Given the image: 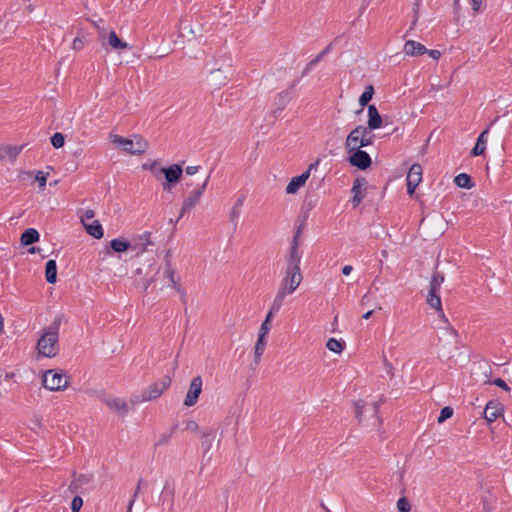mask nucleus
<instances>
[{
  "mask_svg": "<svg viewBox=\"0 0 512 512\" xmlns=\"http://www.w3.org/2000/svg\"><path fill=\"white\" fill-rule=\"evenodd\" d=\"M62 317L57 316L53 322L42 329V334L37 341L36 348L43 357H55L60 349L59 346V328Z\"/></svg>",
  "mask_w": 512,
  "mask_h": 512,
  "instance_id": "1",
  "label": "nucleus"
},
{
  "mask_svg": "<svg viewBox=\"0 0 512 512\" xmlns=\"http://www.w3.org/2000/svg\"><path fill=\"white\" fill-rule=\"evenodd\" d=\"M183 164L184 161L171 164L167 167L161 168V184L165 192H171L172 189L181 181L183 177Z\"/></svg>",
  "mask_w": 512,
  "mask_h": 512,
  "instance_id": "2",
  "label": "nucleus"
},
{
  "mask_svg": "<svg viewBox=\"0 0 512 512\" xmlns=\"http://www.w3.org/2000/svg\"><path fill=\"white\" fill-rule=\"evenodd\" d=\"M444 282V274L439 271H435L432 275L429 291L427 294V303L430 307L436 309L442 316H444L441 297H440V287Z\"/></svg>",
  "mask_w": 512,
  "mask_h": 512,
  "instance_id": "3",
  "label": "nucleus"
},
{
  "mask_svg": "<svg viewBox=\"0 0 512 512\" xmlns=\"http://www.w3.org/2000/svg\"><path fill=\"white\" fill-rule=\"evenodd\" d=\"M113 143L119 144L124 151L132 155H141L148 149V142L141 135H134L133 139L114 135Z\"/></svg>",
  "mask_w": 512,
  "mask_h": 512,
  "instance_id": "4",
  "label": "nucleus"
},
{
  "mask_svg": "<svg viewBox=\"0 0 512 512\" xmlns=\"http://www.w3.org/2000/svg\"><path fill=\"white\" fill-rule=\"evenodd\" d=\"M305 225V219L297 226L290 247L288 250V257L286 259V267L300 268V261L302 254L299 251L300 238Z\"/></svg>",
  "mask_w": 512,
  "mask_h": 512,
  "instance_id": "5",
  "label": "nucleus"
},
{
  "mask_svg": "<svg viewBox=\"0 0 512 512\" xmlns=\"http://www.w3.org/2000/svg\"><path fill=\"white\" fill-rule=\"evenodd\" d=\"M43 386L50 391H59L67 388L68 376L62 370H48L43 375Z\"/></svg>",
  "mask_w": 512,
  "mask_h": 512,
  "instance_id": "6",
  "label": "nucleus"
},
{
  "mask_svg": "<svg viewBox=\"0 0 512 512\" xmlns=\"http://www.w3.org/2000/svg\"><path fill=\"white\" fill-rule=\"evenodd\" d=\"M347 161L350 166L357 168L361 171H366L372 166V159L370 155L362 148H354V150L347 152Z\"/></svg>",
  "mask_w": 512,
  "mask_h": 512,
  "instance_id": "7",
  "label": "nucleus"
},
{
  "mask_svg": "<svg viewBox=\"0 0 512 512\" xmlns=\"http://www.w3.org/2000/svg\"><path fill=\"white\" fill-rule=\"evenodd\" d=\"M209 178L210 176H207L204 182L198 185V187L193 190L187 198L184 199L177 221L198 204L201 196L206 190Z\"/></svg>",
  "mask_w": 512,
  "mask_h": 512,
  "instance_id": "8",
  "label": "nucleus"
},
{
  "mask_svg": "<svg viewBox=\"0 0 512 512\" xmlns=\"http://www.w3.org/2000/svg\"><path fill=\"white\" fill-rule=\"evenodd\" d=\"M233 75L232 65L228 64L224 67L213 68L210 71L209 81L217 88L226 85Z\"/></svg>",
  "mask_w": 512,
  "mask_h": 512,
  "instance_id": "9",
  "label": "nucleus"
},
{
  "mask_svg": "<svg viewBox=\"0 0 512 512\" xmlns=\"http://www.w3.org/2000/svg\"><path fill=\"white\" fill-rule=\"evenodd\" d=\"M171 381L172 379L169 375H164L159 382L150 384L146 389L143 390L146 399L151 401L159 398L164 393V391L170 387Z\"/></svg>",
  "mask_w": 512,
  "mask_h": 512,
  "instance_id": "10",
  "label": "nucleus"
},
{
  "mask_svg": "<svg viewBox=\"0 0 512 512\" xmlns=\"http://www.w3.org/2000/svg\"><path fill=\"white\" fill-rule=\"evenodd\" d=\"M422 173L423 169L419 163H414L409 168L406 177L407 194L409 196L412 197L414 195L416 187L422 181Z\"/></svg>",
  "mask_w": 512,
  "mask_h": 512,
  "instance_id": "11",
  "label": "nucleus"
},
{
  "mask_svg": "<svg viewBox=\"0 0 512 512\" xmlns=\"http://www.w3.org/2000/svg\"><path fill=\"white\" fill-rule=\"evenodd\" d=\"M302 281L300 268L286 267V275L282 281V286H286L288 293H293Z\"/></svg>",
  "mask_w": 512,
  "mask_h": 512,
  "instance_id": "12",
  "label": "nucleus"
},
{
  "mask_svg": "<svg viewBox=\"0 0 512 512\" xmlns=\"http://www.w3.org/2000/svg\"><path fill=\"white\" fill-rule=\"evenodd\" d=\"M202 378L200 375L195 376L190 383L189 389L184 399V405L187 407L194 406L202 392Z\"/></svg>",
  "mask_w": 512,
  "mask_h": 512,
  "instance_id": "13",
  "label": "nucleus"
},
{
  "mask_svg": "<svg viewBox=\"0 0 512 512\" xmlns=\"http://www.w3.org/2000/svg\"><path fill=\"white\" fill-rule=\"evenodd\" d=\"M503 414V405L498 400H490L487 402L483 415L488 423H492Z\"/></svg>",
  "mask_w": 512,
  "mask_h": 512,
  "instance_id": "14",
  "label": "nucleus"
},
{
  "mask_svg": "<svg viewBox=\"0 0 512 512\" xmlns=\"http://www.w3.org/2000/svg\"><path fill=\"white\" fill-rule=\"evenodd\" d=\"M175 489H176V486H175L174 479L171 478V477H168L165 480L163 489L161 491L160 500H162L163 503L169 502L170 503V509L174 505Z\"/></svg>",
  "mask_w": 512,
  "mask_h": 512,
  "instance_id": "15",
  "label": "nucleus"
},
{
  "mask_svg": "<svg viewBox=\"0 0 512 512\" xmlns=\"http://www.w3.org/2000/svg\"><path fill=\"white\" fill-rule=\"evenodd\" d=\"M164 277L170 281L172 287L181 295L182 302L186 304L187 293L185 289L179 284V277L177 276L176 270L172 269L171 267H167L164 272Z\"/></svg>",
  "mask_w": 512,
  "mask_h": 512,
  "instance_id": "16",
  "label": "nucleus"
},
{
  "mask_svg": "<svg viewBox=\"0 0 512 512\" xmlns=\"http://www.w3.org/2000/svg\"><path fill=\"white\" fill-rule=\"evenodd\" d=\"M103 401L110 410L117 412L120 416L125 417L128 414V405L124 399L105 398Z\"/></svg>",
  "mask_w": 512,
  "mask_h": 512,
  "instance_id": "17",
  "label": "nucleus"
},
{
  "mask_svg": "<svg viewBox=\"0 0 512 512\" xmlns=\"http://www.w3.org/2000/svg\"><path fill=\"white\" fill-rule=\"evenodd\" d=\"M489 127L485 128L476 139L474 147L470 151L471 157H477L485 154Z\"/></svg>",
  "mask_w": 512,
  "mask_h": 512,
  "instance_id": "18",
  "label": "nucleus"
},
{
  "mask_svg": "<svg viewBox=\"0 0 512 512\" xmlns=\"http://www.w3.org/2000/svg\"><path fill=\"white\" fill-rule=\"evenodd\" d=\"M383 125L382 116L379 113L377 107L372 104L368 105V121H367V127L369 130H376L381 128Z\"/></svg>",
  "mask_w": 512,
  "mask_h": 512,
  "instance_id": "19",
  "label": "nucleus"
},
{
  "mask_svg": "<svg viewBox=\"0 0 512 512\" xmlns=\"http://www.w3.org/2000/svg\"><path fill=\"white\" fill-rule=\"evenodd\" d=\"M92 480V475L90 474H77L75 471L73 472V480L68 485V490L71 493L82 492V485L90 483Z\"/></svg>",
  "mask_w": 512,
  "mask_h": 512,
  "instance_id": "20",
  "label": "nucleus"
},
{
  "mask_svg": "<svg viewBox=\"0 0 512 512\" xmlns=\"http://www.w3.org/2000/svg\"><path fill=\"white\" fill-rule=\"evenodd\" d=\"M291 100V95L289 90H284L276 95L274 98V110L273 114L277 118L281 112L284 110V108L287 106L289 101Z\"/></svg>",
  "mask_w": 512,
  "mask_h": 512,
  "instance_id": "21",
  "label": "nucleus"
},
{
  "mask_svg": "<svg viewBox=\"0 0 512 512\" xmlns=\"http://www.w3.org/2000/svg\"><path fill=\"white\" fill-rule=\"evenodd\" d=\"M131 248V243L129 240L119 237L114 238L109 242L107 246V252L110 253H123L128 251Z\"/></svg>",
  "mask_w": 512,
  "mask_h": 512,
  "instance_id": "22",
  "label": "nucleus"
},
{
  "mask_svg": "<svg viewBox=\"0 0 512 512\" xmlns=\"http://www.w3.org/2000/svg\"><path fill=\"white\" fill-rule=\"evenodd\" d=\"M403 51L408 56H421L426 54L427 48L420 42L407 40L404 44Z\"/></svg>",
  "mask_w": 512,
  "mask_h": 512,
  "instance_id": "23",
  "label": "nucleus"
},
{
  "mask_svg": "<svg viewBox=\"0 0 512 512\" xmlns=\"http://www.w3.org/2000/svg\"><path fill=\"white\" fill-rule=\"evenodd\" d=\"M40 240V234L35 228L25 229L20 237V244L23 247L31 246Z\"/></svg>",
  "mask_w": 512,
  "mask_h": 512,
  "instance_id": "24",
  "label": "nucleus"
},
{
  "mask_svg": "<svg viewBox=\"0 0 512 512\" xmlns=\"http://www.w3.org/2000/svg\"><path fill=\"white\" fill-rule=\"evenodd\" d=\"M375 94V89L372 84H369L365 87L363 93L359 97L360 109L356 111V114H360L363 112L364 108L369 104Z\"/></svg>",
  "mask_w": 512,
  "mask_h": 512,
  "instance_id": "25",
  "label": "nucleus"
},
{
  "mask_svg": "<svg viewBox=\"0 0 512 512\" xmlns=\"http://www.w3.org/2000/svg\"><path fill=\"white\" fill-rule=\"evenodd\" d=\"M23 149V145H0V159H5L8 157L11 160H14L18 157Z\"/></svg>",
  "mask_w": 512,
  "mask_h": 512,
  "instance_id": "26",
  "label": "nucleus"
},
{
  "mask_svg": "<svg viewBox=\"0 0 512 512\" xmlns=\"http://www.w3.org/2000/svg\"><path fill=\"white\" fill-rule=\"evenodd\" d=\"M244 201H245V195L242 194L241 196H239L237 198V200L235 201V203L231 209L229 218H230V221L234 224V229H236V227H237L238 219H239V216L241 213V208L244 204Z\"/></svg>",
  "mask_w": 512,
  "mask_h": 512,
  "instance_id": "27",
  "label": "nucleus"
},
{
  "mask_svg": "<svg viewBox=\"0 0 512 512\" xmlns=\"http://www.w3.org/2000/svg\"><path fill=\"white\" fill-rule=\"evenodd\" d=\"M87 234L95 239H101L104 236V230L101 223L98 220L92 221V223H84Z\"/></svg>",
  "mask_w": 512,
  "mask_h": 512,
  "instance_id": "28",
  "label": "nucleus"
},
{
  "mask_svg": "<svg viewBox=\"0 0 512 512\" xmlns=\"http://www.w3.org/2000/svg\"><path fill=\"white\" fill-rule=\"evenodd\" d=\"M45 279L49 284H55L57 281V264L53 259L45 264Z\"/></svg>",
  "mask_w": 512,
  "mask_h": 512,
  "instance_id": "29",
  "label": "nucleus"
},
{
  "mask_svg": "<svg viewBox=\"0 0 512 512\" xmlns=\"http://www.w3.org/2000/svg\"><path fill=\"white\" fill-rule=\"evenodd\" d=\"M108 44L114 50H123L130 48L128 43L119 38L114 30H111L108 34Z\"/></svg>",
  "mask_w": 512,
  "mask_h": 512,
  "instance_id": "30",
  "label": "nucleus"
},
{
  "mask_svg": "<svg viewBox=\"0 0 512 512\" xmlns=\"http://www.w3.org/2000/svg\"><path fill=\"white\" fill-rule=\"evenodd\" d=\"M454 183L459 188L471 189L475 186L473 178L467 173H460L454 178Z\"/></svg>",
  "mask_w": 512,
  "mask_h": 512,
  "instance_id": "31",
  "label": "nucleus"
},
{
  "mask_svg": "<svg viewBox=\"0 0 512 512\" xmlns=\"http://www.w3.org/2000/svg\"><path fill=\"white\" fill-rule=\"evenodd\" d=\"M161 161L159 159L145 162L142 165L143 170L150 171L152 175L156 178V180L161 181V172L159 171L162 167H160Z\"/></svg>",
  "mask_w": 512,
  "mask_h": 512,
  "instance_id": "32",
  "label": "nucleus"
},
{
  "mask_svg": "<svg viewBox=\"0 0 512 512\" xmlns=\"http://www.w3.org/2000/svg\"><path fill=\"white\" fill-rule=\"evenodd\" d=\"M266 336L258 335L255 347H254V363L257 365L261 359L262 354L266 348Z\"/></svg>",
  "mask_w": 512,
  "mask_h": 512,
  "instance_id": "33",
  "label": "nucleus"
},
{
  "mask_svg": "<svg viewBox=\"0 0 512 512\" xmlns=\"http://www.w3.org/2000/svg\"><path fill=\"white\" fill-rule=\"evenodd\" d=\"M216 437V431L211 429L207 432H203L202 433V448H203V457H206L207 453L209 452L211 446H212V441L215 439Z\"/></svg>",
  "mask_w": 512,
  "mask_h": 512,
  "instance_id": "34",
  "label": "nucleus"
},
{
  "mask_svg": "<svg viewBox=\"0 0 512 512\" xmlns=\"http://www.w3.org/2000/svg\"><path fill=\"white\" fill-rule=\"evenodd\" d=\"M326 347L328 350L340 354L345 348V342L342 339L329 338Z\"/></svg>",
  "mask_w": 512,
  "mask_h": 512,
  "instance_id": "35",
  "label": "nucleus"
},
{
  "mask_svg": "<svg viewBox=\"0 0 512 512\" xmlns=\"http://www.w3.org/2000/svg\"><path fill=\"white\" fill-rule=\"evenodd\" d=\"M304 185L305 183L302 181V178L295 176L287 184L285 191L287 194H295Z\"/></svg>",
  "mask_w": 512,
  "mask_h": 512,
  "instance_id": "36",
  "label": "nucleus"
},
{
  "mask_svg": "<svg viewBox=\"0 0 512 512\" xmlns=\"http://www.w3.org/2000/svg\"><path fill=\"white\" fill-rule=\"evenodd\" d=\"M287 294H289V293L286 291V286H283L279 289V291L277 292V294L274 298L272 306H271L272 311L280 310V308L283 304L284 298L286 297Z\"/></svg>",
  "mask_w": 512,
  "mask_h": 512,
  "instance_id": "37",
  "label": "nucleus"
},
{
  "mask_svg": "<svg viewBox=\"0 0 512 512\" xmlns=\"http://www.w3.org/2000/svg\"><path fill=\"white\" fill-rule=\"evenodd\" d=\"M153 270L155 271L154 275L151 277H144L143 279L137 281V288L141 289L143 292H146L149 286L155 281V276L158 274L160 267L157 266Z\"/></svg>",
  "mask_w": 512,
  "mask_h": 512,
  "instance_id": "38",
  "label": "nucleus"
},
{
  "mask_svg": "<svg viewBox=\"0 0 512 512\" xmlns=\"http://www.w3.org/2000/svg\"><path fill=\"white\" fill-rule=\"evenodd\" d=\"M360 143L361 141L357 138V136L348 134L345 140V148L347 152L354 150L355 147L362 148V145Z\"/></svg>",
  "mask_w": 512,
  "mask_h": 512,
  "instance_id": "39",
  "label": "nucleus"
},
{
  "mask_svg": "<svg viewBox=\"0 0 512 512\" xmlns=\"http://www.w3.org/2000/svg\"><path fill=\"white\" fill-rule=\"evenodd\" d=\"M364 128L366 130V133H363V136L359 138V140L361 141L360 144L362 145V148L372 145L375 139V135L372 133L373 130L368 131L367 126H364Z\"/></svg>",
  "mask_w": 512,
  "mask_h": 512,
  "instance_id": "40",
  "label": "nucleus"
},
{
  "mask_svg": "<svg viewBox=\"0 0 512 512\" xmlns=\"http://www.w3.org/2000/svg\"><path fill=\"white\" fill-rule=\"evenodd\" d=\"M50 142L55 149H60L65 144V136L61 132H55L50 137Z\"/></svg>",
  "mask_w": 512,
  "mask_h": 512,
  "instance_id": "41",
  "label": "nucleus"
},
{
  "mask_svg": "<svg viewBox=\"0 0 512 512\" xmlns=\"http://www.w3.org/2000/svg\"><path fill=\"white\" fill-rule=\"evenodd\" d=\"M351 191L353 193L351 203L352 206L355 208L362 202V200L365 197V194L362 192V189H358L356 187H352Z\"/></svg>",
  "mask_w": 512,
  "mask_h": 512,
  "instance_id": "42",
  "label": "nucleus"
},
{
  "mask_svg": "<svg viewBox=\"0 0 512 512\" xmlns=\"http://www.w3.org/2000/svg\"><path fill=\"white\" fill-rule=\"evenodd\" d=\"M453 416V408L450 406H445L440 410L439 416L437 418V422L439 424L445 422L449 418Z\"/></svg>",
  "mask_w": 512,
  "mask_h": 512,
  "instance_id": "43",
  "label": "nucleus"
},
{
  "mask_svg": "<svg viewBox=\"0 0 512 512\" xmlns=\"http://www.w3.org/2000/svg\"><path fill=\"white\" fill-rule=\"evenodd\" d=\"M398 512H410L411 505L406 497H400L397 501Z\"/></svg>",
  "mask_w": 512,
  "mask_h": 512,
  "instance_id": "44",
  "label": "nucleus"
},
{
  "mask_svg": "<svg viewBox=\"0 0 512 512\" xmlns=\"http://www.w3.org/2000/svg\"><path fill=\"white\" fill-rule=\"evenodd\" d=\"M367 407V403L364 400H358L355 402V416L359 422L362 421V415L364 409Z\"/></svg>",
  "mask_w": 512,
  "mask_h": 512,
  "instance_id": "45",
  "label": "nucleus"
},
{
  "mask_svg": "<svg viewBox=\"0 0 512 512\" xmlns=\"http://www.w3.org/2000/svg\"><path fill=\"white\" fill-rule=\"evenodd\" d=\"M49 173L43 171H37L35 174V181L38 182L40 190H43L46 186L47 178Z\"/></svg>",
  "mask_w": 512,
  "mask_h": 512,
  "instance_id": "46",
  "label": "nucleus"
},
{
  "mask_svg": "<svg viewBox=\"0 0 512 512\" xmlns=\"http://www.w3.org/2000/svg\"><path fill=\"white\" fill-rule=\"evenodd\" d=\"M485 383L495 385L506 392L510 391V387L502 378H495L493 380H487Z\"/></svg>",
  "mask_w": 512,
  "mask_h": 512,
  "instance_id": "47",
  "label": "nucleus"
},
{
  "mask_svg": "<svg viewBox=\"0 0 512 512\" xmlns=\"http://www.w3.org/2000/svg\"><path fill=\"white\" fill-rule=\"evenodd\" d=\"M151 232L145 231L142 235L139 236V239L142 241L143 248L141 249V252H144L147 250L148 245H153V242L150 240Z\"/></svg>",
  "mask_w": 512,
  "mask_h": 512,
  "instance_id": "48",
  "label": "nucleus"
},
{
  "mask_svg": "<svg viewBox=\"0 0 512 512\" xmlns=\"http://www.w3.org/2000/svg\"><path fill=\"white\" fill-rule=\"evenodd\" d=\"M82 506H83V499L81 498V496H79V495L74 496L71 501V506H70L72 512H80V509L82 508Z\"/></svg>",
  "mask_w": 512,
  "mask_h": 512,
  "instance_id": "49",
  "label": "nucleus"
},
{
  "mask_svg": "<svg viewBox=\"0 0 512 512\" xmlns=\"http://www.w3.org/2000/svg\"><path fill=\"white\" fill-rule=\"evenodd\" d=\"M85 46V37H75L72 43V48L76 51L82 50Z\"/></svg>",
  "mask_w": 512,
  "mask_h": 512,
  "instance_id": "50",
  "label": "nucleus"
},
{
  "mask_svg": "<svg viewBox=\"0 0 512 512\" xmlns=\"http://www.w3.org/2000/svg\"><path fill=\"white\" fill-rule=\"evenodd\" d=\"M184 430L191 431V432H196V431L199 430V425L194 420H187V421H185Z\"/></svg>",
  "mask_w": 512,
  "mask_h": 512,
  "instance_id": "51",
  "label": "nucleus"
},
{
  "mask_svg": "<svg viewBox=\"0 0 512 512\" xmlns=\"http://www.w3.org/2000/svg\"><path fill=\"white\" fill-rule=\"evenodd\" d=\"M171 437V433H163L160 436L159 440L155 443V447L167 444L170 441Z\"/></svg>",
  "mask_w": 512,
  "mask_h": 512,
  "instance_id": "52",
  "label": "nucleus"
},
{
  "mask_svg": "<svg viewBox=\"0 0 512 512\" xmlns=\"http://www.w3.org/2000/svg\"><path fill=\"white\" fill-rule=\"evenodd\" d=\"M144 401H148L146 399V397H145L144 391H142L141 395H133L130 398V403L132 405H136V404H139V403L144 402Z\"/></svg>",
  "mask_w": 512,
  "mask_h": 512,
  "instance_id": "53",
  "label": "nucleus"
},
{
  "mask_svg": "<svg viewBox=\"0 0 512 512\" xmlns=\"http://www.w3.org/2000/svg\"><path fill=\"white\" fill-rule=\"evenodd\" d=\"M365 131L366 130L363 125H357L353 130L350 131L349 134L357 136V138L359 139L360 137L363 136V133H366Z\"/></svg>",
  "mask_w": 512,
  "mask_h": 512,
  "instance_id": "54",
  "label": "nucleus"
},
{
  "mask_svg": "<svg viewBox=\"0 0 512 512\" xmlns=\"http://www.w3.org/2000/svg\"><path fill=\"white\" fill-rule=\"evenodd\" d=\"M95 216V212L92 209H86L80 216L81 222L84 224L85 220H90Z\"/></svg>",
  "mask_w": 512,
  "mask_h": 512,
  "instance_id": "55",
  "label": "nucleus"
},
{
  "mask_svg": "<svg viewBox=\"0 0 512 512\" xmlns=\"http://www.w3.org/2000/svg\"><path fill=\"white\" fill-rule=\"evenodd\" d=\"M270 329H271V323H266V321H263L258 335L267 336Z\"/></svg>",
  "mask_w": 512,
  "mask_h": 512,
  "instance_id": "56",
  "label": "nucleus"
},
{
  "mask_svg": "<svg viewBox=\"0 0 512 512\" xmlns=\"http://www.w3.org/2000/svg\"><path fill=\"white\" fill-rule=\"evenodd\" d=\"M146 485H147V482L143 478H139L136 489L133 493L132 499L135 500L137 498L142 486H146Z\"/></svg>",
  "mask_w": 512,
  "mask_h": 512,
  "instance_id": "57",
  "label": "nucleus"
},
{
  "mask_svg": "<svg viewBox=\"0 0 512 512\" xmlns=\"http://www.w3.org/2000/svg\"><path fill=\"white\" fill-rule=\"evenodd\" d=\"M366 184H367V181L364 177H357L354 179L352 187L362 189V187L365 186Z\"/></svg>",
  "mask_w": 512,
  "mask_h": 512,
  "instance_id": "58",
  "label": "nucleus"
},
{
  "mask_svg": "<svg viewBox=\"0 0 512 512\" xmlns=\"http://www.w3.org/2000/svg\"><path fill=\"white\" fill-rule=\"evenodd\" d=\"M426 54L434 60H438L441 57V52L435 49H427Z\"/></svg>",
  "mask_w": 512,
  "mask_h": 512,
  "instance_id": "59",
  "label": "nucleus"
},
{
  "mask_svg": "<svg viewBox=\"0 0 512 512\" xmlns=\"http://www.w3.org/2000/svg\"><path fill=\"white\" fill-rule=\"evenodd\" d=\"M482 5V0H471V9L473 12L478 13Z\"/></svg>",
  "mask_w": 512,
  "mask_h": 512,
  "instance_id": "60",
  "label": "nucleus"
},
{
  "mask_svg": "<svg viewBox=\"0 0 512 512\" xmlns=\"http://www.w3.org/2000/svg\"><path fill=\"white\" fill-rule=\"evenodd\" d=\"M383 283H384V282L382 281V279H381L379 276H377V277L373 280V282H372V284H371L370 289H375L376 291H378V290H379V286H378V285H380V284L382 285Z\"/></svg>",
  "mask_w": 512,
  "mask_h": 512,
  "instance_id": "61",
  "label": "nucleus"
},
{
  "mask_svg": "<svg viewBox=\"0 0 512 512\" xmlns=\"http://www.w3.org/2000/svg\"><path fill=\"white\" fill-rule=\"evenodd\" d=\"M200 166H187L185 172L187 175H194L198 172Z\"/></svg>",
  "mask_w": 512,
  "mask_h": 512,
  "instance_id": "62",
  "label": "nucleus"
},
{
  "mask_svg": "<svg viewBox=\"0 0 512 512\" xmlns=\"http://www.w3.org/2000/svg\"><path fill=\"white\" fill-rule=\"evenodd\" d=\"M322 59H323V56L319 53L308 64L310 67L314 68Z\"/></svg>",
  "mask_w": 512,
  "mask_h": 512,
  "instance_id": "63",
  "label": "nucleus"
},
{
  "mask_svg": "<svg viewBox=\"0 0 512 512\" xmlns=\"http://www.w3.org/2000/svg\"><path fill=\"white\" fill-rule=\"evenodd\" d=\"M482 503H483V509L486 511V512H491L492 511V506L489 504V502L487 501V499L485 497H482Z\"/></svg>",
  "mask_w": 512,
  "mask_h": 512,
  "instance_id": "64",
  "label": "nucleus"
}]
</instances>
